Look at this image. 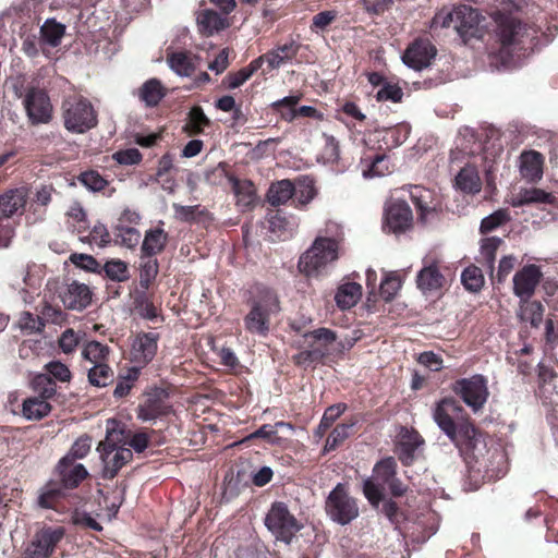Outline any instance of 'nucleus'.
<instances>
[{"label":"nucleus","instance_id":"f257e3e1","mask_svg":"<svg viewBox=\"0 0 558 558\" xmlns=\"http://www.w3.org/2000/svg\"><path fill=\"white\" fill-rule=\"evenodd\" d=\"M343 231L340 225L328 222L320 230L311 246L301 255L299 269L307 277L327 275L341 255Z\"/></svg>","mask_w":558,"mask_h":558},{"label":"nucleus","instance_id":"f03ea898","mask_svg":"<svg viewBox=\"0 0 558 558\" xmlns=\"http://www.w3.org/2000/svg\"><path fill=\"white\" fill-rule=\"evenodd\" d=\"M280 311L277 294L268 289H258L250 301V312L244 317L245 329L260 337H266L270 327V317Z\"/></svg>","mask_w":558,"mask_h":558},{"label":"nucleus","instance_id":"7ed1b4c3","mask_svg":"<svg viewBox=\"0 0 558 558\" xmlns=\"http://www.w3.org/2000/svg\"><path fill=\"white\" fill-rule=\"evenodd\" d=\"M62 110L64 128L71 133L83 134L97 125V113L87 99H65Z\"/></svg>","mask_w":558,"mask_h":558},{"label":"nucleus","instance_id":"20e7f679","mask_svg":"<svg viewBox=\"0 0 558 558\" xmlns=\"http://www.w3.org/2000/svg\"><path fill=\"white\" fill-rule=\"evenodd\" d=\"M326 512L332 521L344 525L359 515V507L343 485L338 484L327 497Z\"/></svg>","mask_w":558,"mask_h":558},{"label":"nucleus","instance_id":"39448f33","mask_svg":"<svg viewBox=\"0 0 558 558\" xmlns=\"http://www.w3.org/2000/svg\"><path fill=\"white\" fill-rule=\"evenodd\" d=\"M452 391L474 412L484 407L489 396L487 379L480 374L457 380L452 385Z\"/></svg>","mask_w":558,"mask_h":558},{"label":"nucleus","instance_id":"423d86ee","mask_svg":"<svg viewBox=\"0 0 558 558\" xmlns=\"http://www.w3.org/2000/svg\"><path fill=\"white\" fill-rule=\"evenodd\" d=\"M395 452L404 465H411L424 451L425 440L414 428L397 427L393 439Z\"/></svg>","mask_w":558,"mask_h":558},{"label":"nucleus","instance_id":"0eeeda50","mask_svg":"<svg viewBox=\"0 0 558 558\" xmlns=\"http://www.w3.org/2000/svg\"><path fill=\"white\" fill-rule=\"evenodd\" d=\"M265 524L278 539L286 543H289L292 535L301 529V524L283 502L272 505L266 515Z\"/></svg>","mask_w":558,"mask_h":558},{"label":"nucleus","instance_id":"6e6552de","mask_svg":"<svg viewBox=\"0 0 558 558\" xmlns=\"http://www.w3.org/2000/svg\"><path fill=\"white\" fill-rule=\"evenodd\" d=\"M63 536L64 529L61 526L40 529L26 548L27 558H48Z\"/></svg>","mask_w":558,"mask_h":558},{"label":"nucleus","instance_id":"1a4fd4ad","mask_svg":"<svg viewBox=\"0 0 558 558\" xmlns=\"http://www.w3.org/2000/svg\"><path fill=\"white\" fill-rule=\"evenodd\" d=\"M386 227L397 236L412 230L413 214L405 201L391 202L386 209Z\"/></svg>","mask_w":558,"mask_h":558},{"label":"nucleus","instance_id":"9d476101","mask_svg":"<svg viewBox=\"0 0 558 558\" xmlns=\"http://www.w3.org/2000/svg\"><path fill=\"white\" fill-rule=\"evenodd\" d=\"M24 106L29 120L34 124L47 123L51 119L52 106L48 95L37 88H32L26 93Z\"/></svg>","mask_w":558,"mask_h":558},{"label":"nucleus","instance_id":"9b49d317","mask_svg":"<svg viewBox=\"0 0 558 558\" xmlns=\"http://www.w3.org/2000/svg\"><path fill=\"white\" fill-rule=\"evenodd\" d=\"M436 52L435 46L429 40L418 39L408 47L402 60L409 68L420 71L430 64Z\"/></svg>","mask_w":558,"mask_h":558},{"label":"nucleus","instance_id":"f8f14e48","mask_svg":"<svg viewBox=\"0 0 558 558\" xmlns=\"http://www.w3.org/2000/svg\"><path fill=\"white\" fill-rule=\"evenodd\" d=\"M481 21L482 15L476 9L469 5H459L456 8V24L453 28L466 41L469 38L480 35Z\"/></svg>","mask_w":558,"mask_h":558},{"label":"nucleus","instance_id":"ddd939ff","mask_svg":"<svg viewBox=\"0 0 558 558\" xmlns=\"http://www.w3.org/2000/svg\"><path fill=\"white\" fill-rule=\"evenodd\" d=\"M104 464L102 477L113 478L119 470L132 460L133 453L128 447L104 448L97 447Z\"/></svg>","mask_w":558,"mask_h":558},{"label":"nucleus","instance_id":"4468645a","mask_svg":"<svg viewBox=\"0 0 558 558\" xmlns=\"http://www.w3.org/2000/svg\"><path fill=\"white\" fill-rule=\"evenodd\" d=\"M158 340L156 332L138 333L132 343V361L140 366L147 365L157 353Z\"/></svg>","mask_w":558,"mask_h":558},{"label":"nucleus","instance_id":"2eb2a0df","mask_svg":"<svg viewBox=\"0 0 558 558\" xmlns=\"http://www.w3.org/2000/svg\"><path fill=\"white\" fill-rule=\"evenodd\" d=\"M542 272L535 265L524 266L513 277V292L521 300H529L539 282Z\"/></svg>","mask_w":558,"mask_h":558},{"label":"nucleus","instance_id":"dca6fc26","mask_svg":"<svg viewBox=\"0 0 558 558\" xmlns=\"http://www.w3.org/2000/svg\"><path fill=\"white\" fill-rule=\"evenodd\" d=\"M462 411L459 403L451 399L446 398L439 401L433 412V417L438 427L447 435L452 436L454 434V417Z\"/></svg>","mask_w":558,"mask_h":558},{"label":"nucleus","instance_id":"f3484780","mask_svg":"<svg viewBox=\"0 0 558 558\" xmlns=\"http://www.w3.org/2000/svg\"><path fill=\"white\" fill-rule=\"evenodd\" d=\"M298 46L294 43L278 46L276 49L256 58L260 60V69L266 74L271 70L279 69L281 65L292 61L298 53Z\"/></svg>","mask_w":558,"mask_h":558},{"label":"nucleus","instance_id":"a211bd4d","mask_svg":"<svg viewBox=\"0 0 558 558\" xmlns=\"http://www.w3.org/2000/svg\"><path fill=\"white\" fill-rule=\"evenodd\" d=\"M60 298L66 308L82 311L89 305L92 293L86 284L73 281L60 292Z\"/></svg>","mask_w":558,"mask_h":558},{"label":"nucleus","instance_id":"6ab92c4d","mask_svg":"<svg viewBox=\"0 0 558 558\" xmlns=\"http://www.w3.org/2000/svg\"><path fill=\"white\" fill-rule=\"evenodd\" d=\"M498 37L501 44L500 53L510 54L512 47L522 43L523 26L520 22L506 17L498 24Z\"/></svg>","mask_w":558,"mask_h":558},{"label":"nucleus","instance_id":"aec40b11","mask_svg":"<svg viewBox=\"0 0 558 558\" xmlns=\"http://www.w3.org/2000/svg\"><path fill=\"white\" fill-rule=\"evenodd\" d=\"M28 190L24 186L8 190L0 195V218H10L24 211Z\"/></svg>","mask_w":558,"mask_h":558},{"label":"nucleus","instance_id":"412c9836","mask_svg":"<svg viewBox=\"0 0 558 558\" xmlns=\"http://www.w3.org/2000/svg\"><path fill=\"white\" fill-rule=\"evenodd\" d=\"M416 283L423 293H430L442 287L444 277L434 258L423 259V268L417 274Z\"/></svg>","mask_w":558,"mask_h":558},{"label":"nucleus","instance_id":"4be33fe9","mask_svg":"<svg viewBox=\"0 0 558 558\" xmlns=\"http://www.w3.org/2000/svg\"><path fill=\"white\" fill-rule=\"evenodd\" d=\"M384 489V460L376 462L373 474L363 482V493L369 504L378 507L383 499Z\"/></svg>","mask_w":558,"mask_h":558},{"label":"nucleus","instance_id":"5701e85b","mask_svg":"<svg viewBox=\"0 0 558 558\" xmlns=\"http://www.w3.org/2000/svg\"><path fill=\"white\" fill-rule=\"evenodd\" d=\"M410 195L420 211V219L423 222L428 221L435 216L438 201L430 190L423 186H413L410 191Z\"/></svg>","mask_w":558,"mask_h":558},{"label":"nucleus","instance_id":"b1692460","mask_svg":"<svg viewBox=\"0 0 558 558\" xmlns=\"http://www.w3.org/2000/svg\"><path fill=\"white\" fill-rule=\"evenodd\" d=\"M58 471L65 488L76 487L88 474L83 464L74 463L70 457L60 460Z\"/></svg>","mask_w":558,"mask_h":558},{"label":"nucleus","instance_id":"393cba45","mask_svg":"<svg viewBox=\"0 0 558 558\" xmlns=\"http://www.w3.org/2000/svg\"><path fill=\"white\" fill-rule=\"evenodd\" d=\"M448 437L462 451H473L483 442L481 435L469 422H463L458 427L454 426V434Z\"/></svg>","mask_w":558,"mask_h":558},{"label":"nucleus","instance_id":"a878e982","mask_svg":"<svg viewBox=\"0 0 558 558\" xmlns=\"http://www.w3.org/2000/svg\"><path fill=\"white\" fill-rule=\"evenodd\" d=\"M168 242V233L161 227H155L145 232L141 253L143 257H154L161 253Z\"/></svg>","mask_w":558,"mask_h":558},{"label":"nucleus","instance_id":"bb28decb","mask_svg":"<svg viewBox=\"0 0 558 558\" xmlns=\"http://www.w3.org/2000/svg\"><path fill=\"white\" fill-rule=\"evenodd\" d=\"M544 158L542 154L530 150L520 156V173L527 181H537L543 175Z\"/></svg>","mask_w":558,"mask_h":558},{"label":"nucleus","instance_id":"cd10ccee","mask_svg":"<svg viewBox=\"0 0 558 558\" xmlns=\"http://www.w3.org/2000/svg\"><path fill=\"white\" fill-rule=\"evenodd\" d=\"M361 296L362 286L360 283L344 281L337 288L335 302L340 310L345 311L355 306Z\"/></svg>","mask_w":558,"mask_h":558},{"label":"nucleus","instance_id":"c85d7f7f","mask_svg":"<svg viewBox=\"0 0 558 558\" xmlns=\"http://www.w3.org/2000/svg\"><path fill=\"white\" fill-rule=\"evenodd\" d=\"M555 201V196L542 189L530 187L520 190L512 198L511 205L513 207H520L532 204H551Z\"/></svg>","mask_w":558,"mask_h":558},{"label":"nucleus","instance_id":"c756f323","mask_svg":"<svg viewBox=\"0 0 558 558\" xmlns=\"http://www.w3.org/2000/svg\"><path fill=\"white\" fill-rule=\"evenodd\" d=\"M129 438L130 434L125 430L123 424L114 418H109L106 423V438L99 442L98 447H126Z\"/></svg>","mask_w":558,"mask_h":558},{"label":"nucleus","instance_id":"7c9ffc66","mask_svg":"<svg viewBox=\"0 0 558 558\" xmlns=\"http://www.w3.org/2000/svg\"><path fill=\"white\" fill-rule=\"evenodd\" d=\"M170 69L179 76H191L196 70L197 58L186 52H173L168 57Z\"/></svg>","mask_w":558,"mask_h":558},{"label":"nucleus","instance_id":"2f4dec72","mask_svg":"<svg viewBox=\"0 0 558 558\" xmlns=\"http://www.w3.org/2000/svg\"><path fill=\"white\" fill-rule=\"evenodd\" d=\"M199 31L205 35H213L216 32L228 27V21L213 10H204L197 16Z\"/></svg>","mask_w":558,"mask_h":558},{"label":"nucleus","instance_id":"473e14b6","mask_svg":"<svg viewBox=\"0 0 558 558\" xmlns=\"http://www.w3.org/2000/svg\"><path fill=\"white\" fill-rule=\"evenodd\" d=\"M456 185L465 193H478L482 182L476 168L473 166L462 168L456 177Z\"/></svg>","mask_w":558,"mask_h":558},{"label":"nucleus","instance_id":"72a5a7b5","mask_svg":"<svg viewBox=\"0 0 558 558\" xmlns=\"http://www.w3.org/2000/svg\"><path fill=\"white\" fill-rule=\"evenodd\" d=\"M138 96L147 107H155L166 96V90L160 81L150 78L142 85Z\"/></svg>","mask_w":558,"mask_h":558},{"label":"nucleus","instance_id":"f704fd0d","mask_svg":"<svg viewBox=\"0 0 558 558\" xmlns=\"http://www.w3.org/2000/svg\"><path fill=\"white\" fill-rule=\"evenodd\" d=\"M260 60H253L248 65L240 69L236 72L228 73L223 80L222 84L228 89H235L242 86L246 81L251 78V76L258 70H260Z\"/></svg>","mask_w":558,"mask_h":558},{"label":"nucleus","instance_id":"c9c22d12","mask_svg":"<svg viewBox=\"0 0 558 558\" xmlns=\"http://www.w3.org/2000/svg\"><path fill=\"white\" fill-rule=\"evenodd\" d=\"M51 411V405L47 400L35 397L24 400L22 412L26 420L38 421L47 416Z\"/></svg>","mask_w":558,"mask_h":558},{"label":"nucleus","instance_id":"e433bc0d","mask_svg":"<svg viewBox=\"0 0 558 558\" xmlns=\"http://www.w3.org/2000/svg\"><path fill=\"white\" fill-rule=\"evenodd\" d=\"M294 194V185L289 180H281L274 184L268 190L267 198L272 206L286 204Z\"/></svg>","mask_w":558,"mask_h":558},{"label":"nucleus","instance_id":"4c0bfd02","mask_svg":"<svg viewBox=\"0 0 558 558\" xmlns=\"http://www.w3.org/2000/svg\"><path fill=\"white\" fill-rule=\"evenodd\" d=\"M301 100L300 94H293L278 99L271 104V108L278 111L281 118L287 122H292L299 118L296 105Z\"/></svg>","mask_w":558,"mask_h":558},{"label":"nucleus","instance_id":"58836bf2","mask_svg":"<svg viewBox=\"0 0 558 558\" xmlns=\"http://www.w3.org/2000/svg\"><path fill=\"white\" fill-rule=\"evenodd\" d=\"M109 353V347L96 340L85 343L82 349V357L93 365L106 363Z\"/></svg>","mask_w":558,"mask_h":558},{"label":"nucleus","instance_id":"ea45409f","mask_svg":"<svg viewBox=\"0 0 558 558\" xmlns=\"http://www.w3.org/2000/svg\"><path fill=\"white\" fill-rule=\"evenodd\" d=\"M236 203L242 208H247L256 201L255 187L250 181L232 179Z\"/></svg>","mask_w":558,"mask_h":558},{"label":"nucleus","instance_id":"a19ab883","mask_svg":"<svg viewBox=\"0 0 558 558\" xmlns=\"http://www.w3.org/2000/svg\"><path fill=\"white\" fill-rule=\"evenodd\" d=\"M64 29L63 24L48 19L40 28L41 39L45 44L57 47L64 35Z\"/></svg>","mask_w":558,"mask_h":558},{"label":"nucleus","instance_id":"79ce46f5","mask_svg":"<svg viewBox=\"0 0 558 558\" xmlns=\"http://www.w3.org/2000/svg\"><path fill=\"white\" fill-rule=\"evenodd\" d=\"M543 306L539 302L521 300L519 317L523 322L530 323L532 326H538L543 318Z\"/></svg>","mask_w":558,"mask_h":558},{"label":"nucleus","instance_id":"37998d69","mask_svg":"<svg viewBox=\"0 0 558 558\" xmlns=\"http://www.w3.org/2000/svg\"><path fill=\"white\" fill-rule=\"evenodd\" d=\"M87 376L88 381L96 387H106L114 379V373L107 363L93 365Z\"/></svg>","mask_w":558,"mask_h":558},{"label":"nucleus","instance_id":"c03bdc74","mask_svg":"<svg viewBox=\"0 0 558 558\" xmlns=\"http://www.w3.org/2000/svg\"><path fill=\"white\" fill-rule=\"evenodd\" d=\"M501 242V239L492 236L484 239L481 243V260L486 264V268L490 274L494 270L496 253Z\"/></svg>","mask_w":558,"mask_h":558},{"label":"nucleus","instance_id":"a18cd8bd","mask_svg":"<svg viewBox=\"0 0 558 558\" xmlns=\"http://www.w3.org/2000/svg\"><path fill=\"white\" fill-rule=\"evenodd\" d=\"M141 240L140 231L132 226L117 225L116 227V241L120 245L134 248L138 245Z\"/></svg>","mask_w":558,"mask_h":558},{"label":"nucleus","instance_id":"49530a36","mask_svg":"<svg viewBox=\"0 0 558 558\" xmlns=\"http://www.w3.org/2000/svg\"><path fill=\"white\" fill-rule=\"evenodd\" d=\"M32 385L33 389L39 395L38 398L47 400L56 395V383L47 374L36 375Z\"/></svg>","mask_w":558,"mask_h":558},{"label":"nucleus","instance_id":"de8ad7c7","mask_svg":"<svg viewBox=\"0 0 558 558\" xmlns=\"http://www.w3.org/2000/svg\"><path fill=\"white\" fill-rule=\"evenodd\" d=\"M352 426L353 424L337 425L326 439L324 452L332 451L340 446L349 437Z\"/></svg>","mask_w":558,"mask_h":558},{"label":"nucleus","instance_id":"09e8293b","mask_svg":"<svg viewBox=\"0 0 558 558\" xmlns=\"http://www.w3.org/2000/svg\"><path fill=\"white\" fill-rule=\"evenodd\" d=\"M461 281L465 289L476 292L481 290L484 284V276L478 267L470 266L463 270Z\"/></svg>","mask_w":558,"mask_h":558},{"label":"nucleus","instance_id":"8fccbe9b","mask_svg":"<svg viewBox=\"0 0 558 558\" xmlns=\"http://www.w3.org/2000/svg\"><path fill=\"white\" fill-rule=\"evenodd\" d=\"M62 495V487L60 484L49 482L46 484L38 496V505L41 508H52L53 502Z\"/></svg>","mask_w":558,"mask_h":558},{"label":"nucleus","instance_id":"3c124183","mask_svg":"<svg viewBox=\"0 0 558 558\" xmlns=\"http://www.w3.org/2000/svg\"><path fill=\"white\" fill-rule=\"evenodd\" d=\"M384 155L377 154L374 157H364L361 161L362 175L364 179L380 178L383 174L381 162Z\"/></svg>","mask_w":558,"mask_h":558},{"label":"nucleus","instance_id":"603ef678","mask_svg":"<svg viewBox=\"0 0 558 558\" xmlns=\"http://www.w3.org/2000/svg\"><path fill=\"white\" fill-rule=\"evenodd\" d=\"M163 413L161 403L156 399H147L138 407L137 417L143 422L155 421Z\"/></svg>","mask_w":558,"mask_h":558},{"label":"nucleus","instance_id":"864d4df0","mask_svg":"<svg viewBox=\"0 0 558 558\" xmlns=\"http://www.w3.org/2000/svg\"><path fill=\"white\" fill-rule=\"evenodd\" d=\"M138 373V368L132 367L128 369L125 375L120 376L113 390V396L117 398L125 397L132 389L134 383L137 380Z\"/></svg>","mask_w":558,"mask_h":558},{"label":"nucleus","instance_id":"5fc2aeb1","mask_svg":"<svg viewBox=\"0 0 558 558\" xmlns=\"http://www.w3.org/2000/svg\"><path fill=\"white\" fill-rule=\"evenodd\" d=\"M345 410V405L342 403L333 404L329 407L317 427L316 434L322 437L326 433V430L332 425V423L343 413Z\"/></svg>","mask_w":558,"mask_h":558},{"label":"nucleus","instance_id":"6e6d98bb","mask_svg":"<svg viewBox=\"0 0 558 558\" xmlns=\"http://www.w3.org/2000/svg\"><path fill=\"white\" fill-rule=\"evenodd\" d=\"M397 463L393 458H386V484H388L391 494L396 497L402 496L407 487L397 478L389 476L395 475Z\"/></svg>","mask_w":558,"mask_h":558},{"label":"nucleus","instance_id":"4d7b16f0","mask_svg":"<svg viewBox=\"0 0 558 558\" xmlns=\"http://www.w3.org/2000/svg\"><path fill=\"white\" fill-rule=\"evenodd\" d=\"M78 181L89 191L99 192L108 184L107 180L102 178L97 171L89 170L80 174Z\"/></svg>","mask_w":558,"mask_h":558},{"label":"nucleus","instance_id":"13d9d810","mask_svg":"<svg viewBox=\"0 0 558 558\" xmlns=\"http://www.w3.org/2000/svg\"><path fill=\"white\" fill-rule=\"evenodd\" d=\"M81 339L82 338L78 332H76L72 328H68L61 333V336L58 340V344H59L60 350L64 354H71V353L75 352Z\"/></svg>","mask_w":558,"mask_h":558},{"label":"nucleus","instance_id":"bf43d9fd","mask_svg":"<svg viewBox=\"0 0 558 558\" xmlns=\"http://www.w3.org/2000/svg\"><path fill=\"white\" fill-rule=\"evenodd\" d=\"M316 195V191L314 187V183L310 179H304L298 183L296 186H294V194L295 199L301 205L308 204Z\"/></svg>","mask_w":558,"mask_h":558},{"label":"nucleus","instance_id":"052dcab7","mask_svg":"<svg viewBox=\"0 0 558 558\" xmlns=\"http://www.w3.org/2000/svg\"><path fill=\"white\" fill-rule=\"evenodd\" d=\"M106 275L114 281H124L129 278L128 266L120 259H112L105 264Z\"/></svg>","mask_w":558,"mask_h":558},{"label":"nucleus","instance_id":"680f3d73","mask_svg":"<svg viewBox=\"0 0 558 558\" xmlns=\"http://www.w3.org/2000/svg\"><path fill=\"white\" fill-rule=\"evenodd\" d=\"M19 325L20 328L28 335L40 332L45 327L41 317L35 316L29 312L22 313Z\"/></svg>","mask_w":558,"mask_h":558},{"label":"nucleus","instance_id":"e2e57ef3","mask_svg":"<svg viewBox=\"0 0 558 558\" xmlns=\"http://www.w3.org/2000/svg\"><path fill=\"white\" fill-rule=\"evenodd\" d=\"M92 448V438L87 435L81 436L72 445L70 452L65 457H70L72 461L83 459L87 456Z\"/></svg>","mask_w":558,"mask_h":558},{"label":"nucleus","instance_id":"0e129e2a","mask_svg":"<svg viewBox=\"0 0 558 558\" xmlns=\"http://www.w3.org/2000/svg\"><path fill=\"white\" fill-rule=\"evenodd\" d=\"M66 313H64L61 308L50 304H46L40 313V317L44 324L50 323L54 325H62L66 322Z\"/></svg>","mask_w":558,"mask_h":558},{"label":"nucleus","instance_id":"69168bd1","mask_svg":"<svg viewBox=\"0 0 558 558\" xmlns=\"http://www.w3.org/2000/svg\"><path fill=\"white\" fill-rule=\"evenodd\" d=\"M209 124V119L204 113L201 107H193L190 111L189 129L191 133L198 134L203 131L204 126Z\"/></svg>","mask_w":558,"mask_h":558},{"label":"nucleus","instance_id":"338daca9","mask_svg":"<svg viewBox=\"0 0 558 558\" xmlns=\"http://www.w3.org/2000/svg\"><path fill=\"white\" fill-rule=\"evenodd\" d=\"M46 369L57 380L68 383L71 379V372L69 367L60 361H52L46 365Z\"/></svg>","mask_w":558,"mask_h":558},{"label":"nucleus","instance_id":"774afa93","mask_svg":"<svg viewBox=\"0 0 558 558\" xmlns=\"http://www.w3.org/2000/svg\"><path fill=\"white\" fill-rule=\"evenodd\" d=\"M403 282L399 271L386 274V301L393 298L401 289Z\"/></svg>","mask_w":558,"mask_h":558}]
</instances>
